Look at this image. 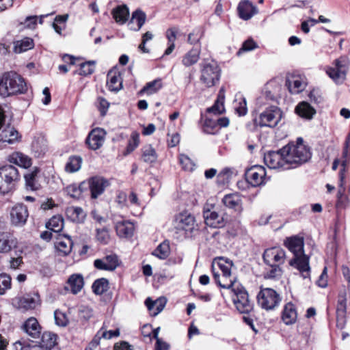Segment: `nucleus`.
I'll return each instance as SVG.
<instances>
[{
    "label": "nucleus",
    "instance_id": "79ce46f5",
    "mask_svg": "<svg viewBox=\"0 0 350 350\" xmlns=\"http://www.w3.org/2000/svg\"><path fill=\"white\" fill-rule=\"evenodd\" d=\"M46 227L55 233L60 232L64 227V219L60 215L52 217L46 223Z\"/></svg>",
    "mask_w": 350,
    "mask_h": 350
},
{
    "label": "nucleus",
    "instance_id": "bf43d9fd",
    "mask_svg": "<svg viewBox=\"0 0 350 350\" xmlns=\"http://www.w3.org/2000/svg\"><path fill=\"white\" fill-rule=\"evenodd\" d=\"M55 323L62 327H65L68 323V319L64 312L60 310H55L54 312Z\"/></svg>",
    "mask_w": 350,
    "mask_h": 350
},
{
    "label": "nucleus",
    "instance_id": "6e6d98bb",
    "mask_svg": "<svg viewBox=\"0 0 350 350\" xmlns=\"http://www.w3.org/2000/svg\"><path fill=\"white\" fill-rule=\"evenodd\" d=\"M96 239L102 244H107L110 241V235L108 229L106 228L96 229Z\"/></svg>",
    "mask_w": 350,
    "mask_h": 350
},
{
    "label": "nucleus",
    "instance_id": "473e14b6",
    "mask_svg": "<svg viewBox=\"0 0 350 350\" xmlns=\"http://www.w3.org/2000/svg\"><path fill=\"white\" fill-rule=\"evenodd\" d=\"M8 161L11 163L20 167L27 168L31 165V159L27 155L20 152H15L9 156Z\"/></svg>",
    "mask_w": 350,
    "mask_h": 350
},
{
    "label": "nucleus",
    "instance_id": "6e6552de",
    "mask_svg": "<svg viewBox=\"0 0 350 350\" xmlns=\"http://www.w3.org/2000/svg\"><path fill=\"white\" fill-rule=\"evenodd\" d=\"M219 77L220 70L215 61H207L202 64L200 79L206 87L213 86Z\"/></svg>",
    "mask_w": 350,
    "mask_h": 350
},
{
    "label": "nucleus",
    "instance_id": "e2e57ef3",
    "mask_svg": "<svg viewBox=\"0 0 350 350\" xmlns=\"http://www.w3.org/2000/svg\"><path fill=\"white\" fill-rule=\"evenodd\" d=\"M168 137L167 139V146L170 148H173L176 146L180 140V135L178 133H174L172 134L168 133Z\"/></svg>",
    "mask_w": 350,
    "mask_h": 350
},
{
    "label": "nucleus",
    "instance_id": "5701e85b",
    "mask_svg": "<svg viewBox=\"0 0 350 350\" xmlns=\"http://www.w3.org/2000/svg\"><path fill=\"white\" fill-rule=\"evenodd\" d=\"M40 304V297L37 294L25 295L18 300V307L25 310L36 308Z\"/></svg>",
    "mask_w": 350,
    "mask_h": 350
},
{
    "label": "nucleus",
    "instance_id": "4be33fe9",
    "mask_svg": "<svg viewBox=\"0 0 350 350\" xmlns=\"http://www.w3.org/2000/svg\"><path fill=\"white\" fill-rule=\"evenodd\" d=\"M84 286V280L81 274L75 273L71 275L67 282L66 290H70L74 295L80 292Z\"/></svg>",
    "mask_w": 350,
    "mask_h": 350
},
{
    "label": "nucleus",
    "instance_id": "0e129e2a",
    "mask_svg": "<svg viewBox=\"0 0 350 350\" xmlns=\"http://www.w3.org/2000/svg\"><path fill=\"white\" fill-rule=\"evenodd\" d=\"M98 109L101 113L102 116H105L107 111V109L109 107V102L103 98H98Z\"/></svg>",
    "mask_w": 350,
    "mask_h": 350
},
{
    "label": "nucleus",
    "instance_id": "a19ab883",
    "mask_svg": "<svg viewBox=\"0 0 350 350\" xmlns=\"http://www.w3.org/2000/svg\"><path fill=\"white\" fill-rule=\"evenodd\" d=\"M162 87L163 84L161 79H157L147 83L146 85L139 91V94L152 95L157 93Z\"/></svg>",
    "mask_w": 350,
    "mask_h": 350
},
{
    "label": "nucleus",
    "instance_id": "a211bd4d",
    "mask_svg": "<svg viewBox=\"0 0 350 350\" xmlns=\"http://www.w3.org/2000/svg\"><path fill=\"white\" fill-rule=\"evenodd\" d=\"M22 329L29 337V340L33 341L34 339H38L41 334V327L34 317H30L27 319L21 327Z\"/></svg>",
    "mask_w": 350,
    "mask_h": 350
},
{
    "label": "nucleus",
    "instance_id": "c9c22d12",
    "mask_svg": "<svg viewBox=\"0 0 350 350\" xmlns=\"http://www.w3.org/2000/svg\"><path fill=\"white\" fill-rule=\"evenodd\" d=\"M32 150L40 157L47 150V141L43 135L36 137L31 144Z\"/></svg>",
    "mask_w": 350,
    "mask_h": 350
},
{
    "label": "nucleus",
    "instance_id": "e433bc0d",
    "mask_svg": "<svg viewBox=\"0 0 350 350\" xmlns=\"http://www.w3.org/2000/svg\"><path fill=\"white\" fill-rule=\"evenodd\" d=\"M111 14L116 23L124 24L129 16V8L126 5H119L112 10Z\"/></svg>",
    "mask_w": 350,
    "mask_h": 350
},
{
    "label": "nucleus",
    "instance_id": "412c9836",
    "mask_svg": "<svg viewBox=\"0 0 350 350\" xmlns=\"http://www.w3.org/2000/svg\"><path fill=\"white\" fill-rule=\"evenodd\" d=\"M237 11L241 18L245 21L250 19L258 12V10L249 0H243L239 2Z\"/></svg>",
    "mask_w": 350,
    "mask_h": 350
},
{
    "label": "nucleus",
    "instance_id": "f03ea898",
    "mask_svg": "<svg viewBox=\"0 0 350 350\" xmlns=\"http://www.w3.org/2000/svg\"><path fill=\"white\" fill-rule=\"evenodd\" d=\"M284 245L294 254L290 265L299 271L304 279H310L309 257L304 254V238L299 236L286 238Z\"/></svg>",
    "mask_w": 350,
    "mask_h": 350
},
{
    "label": "nucleus",
    "instance_id": "c85d7f7f",
    "mask_svg": "<svg viewBox=\"0 0 350 350\" xmlns=\"http://www.w3.org/2000/svg\"><path fill=\"white\" fill-rule=\"evenodd\" d=\"M224 100H225V95H224V88H221V90L219 92L217 98L215 100L214 105L206 109V113L208 114H212L214 116H219L221 113H222L224 110Z\"/></svg>",
    "mask_w": 350,
    "mask_h": 350
},
{
    "label": "nucleus",
    "instance_id": "ea45409f",
    "mask_svg": "<svg viewBox=\"0 0 350 350\" xmlns=\"http://www.w3.org/2000/svg\"><path fill=\"white\" fill-rule=\"evenodd\" d=\"M56 345V335L51 332H44L42 335L39 347L42 350H51Z\"/></svg>",
    "mask_w": 350,
    "mask_h": 350
},
{
    "label": "nucleus",
    "instance_id": "49530a36",
    "mask_svg": "<svg viewBox=\"0 0 350 350\" xmlns=\"http://www.w3.org/2000/svg\"><path fill=\"white\" fill-rule=\"evenodd\" d=\"M170 252V243L167 241H164L157 246L152 254L160 259H165L168 257Z\"/></svg>",
    "mask_w": 350,
    "mask_h": 350
},
{
    "label": "nucleus",
    "instance_id": "0eeeda50",
    "mask_svg": "<svg viewBox=\"0 0 350 350\" xmlns=\"http://www.w3.org/2000/svg\"><path fill=\"white\" fill-rule=\"evenodd\" d=\"M281 300L279 293L271 288H262L257 295L258 304L266 310H273Z\"/></svg>",
    "mask_w": 350,
    "mask_h": 350
},
{
    "label": "nucleus",
    "instance_id": "603ef678",
    "mask_svg": "<svg viewBox=\"0 0 350 350\" xmlns=\"http://www.w3.org/2000/svg\"><path fill=\"white\" fill-rule=\"evenodd\" d=\"M95 69V62L88 61L80 64V68L78 73L80 75H89L94 72Z\"/></svg>",
    "mask_w": 350,
    "mask_h": 350
},
{
    "label": "nucleus",
    "instance_id": "b1692460",
    "mask_svg": "<svg viewBox=\"0 0 350 350\" xmlns=\"http://www.w3.org/2000/svg\"><path fill=\"white\" fill-rule=\"evenodd\" d=\"M16 244L17 240L9 232H0V253L9 252Z\"/></svg>",
    "mask_w": 350,
    "mask_h": 350
},
{
    "label": "nucleus",
    "instance_id": "aec40b11",
    "mask_svg": "<svg viewBox=\"0 0 350 350\" xmlns=\"http://www.w3.org/2000/svg\"><path fill=\"white\" fill-rule=\"evenodd\" d=\"M94 265L100 270L113 271L118 265V256L116 254H110L103 258L96 259Z\"/></svg>",
    "mask_w": 350,
    "mask_h": 350
},
{
    "label": "nucleus",
    "instance_id": "1a4fd4ad",
    "mask_svg": "<svg viewBox=\"0 0 350 350\" xmlns=\"http://www.w3.org/2000/svg\"><path fill=\"white\" fill-rule=\"evenodd\" d=\"M282 117V112L276 106H271L260 113L258 118V124L260 127L267 126L275 127Z\"/></svg>",
    "mask_w": 350,
    "mask_h": 350
},
{
    "label": "nucleus",
    "instance_id": "774afa93",
    "mask_svg": "<svg viewBox=\"0 0 350 350\" xmlns=\"http://www.w3.org/2000/svg\"><path fill=\"white\" fill-rule=\"evenodd\" d=\"M327 268L325 267L321 275L319 276L318 280L317 281V284L321 288H325L327 285Z\"/></svg>",
    "mask_w": 350,
    "mask_h": 350
},
{
    "label": "nucleus",
    "instance_id": "4468645a",
    "mask_svg": "<svg viewBox=\"0 0 350 350\" xmlns=\"http://www.w3.org/2000/svg\"><path fill=\"white\" fill-rule=\"evenodd\" d=\"M11 224L17 227L23 226L29 217L27 207L23 204H16L10 211Z\"/></svg>",
    "mask_w": 350,
    "mask_h": 350
},
{
    "label": "nucleus",
    "instance_id": "4d7b16f0",
    "mask_svg": "<svg viewBox=\"0 0 350 350\" xmlns=\"http://www.w3.org/2000/svg\"><path fill=\"white\" fill-rule=\"evenodd\" d=\"M346 298L343 295H339L336 307V315L340 317L341 318L344 317L345 316H346Z\"/></svg>",
    "mask_w": 350,
    "mask_h": 350
},
{
    "label": "nucleus",
    "instance_id": "393cba45",
    "mask_svg": "<svg viewBox=\"0 0 350 350\" xmlns=\"http://www.w3.org/2000/svg\"><path fill=\"white\" fill-rule=\"evenodd\" d=\"M286 85L291 94H299L305 89L306 83L300 76H291L286 79Z\"/></svg>",
    "mask_w": 350,
    "mask_h": 350
},
{
    "label": "nucleus",
    "instance_id": "72a5a7b5",
    "mask_svg": "<svg viewBox=\"0 0 350 350\" xmlns=\"http://www.w3.org/2000/svg\"><path fill=\"white\" fill-rule=\"evenodd\" d=\"M55 246L63 255H67L72 250V241L67 236L59 235L55 242Z\"/></svg>",
    "mask_w": 350,
    "mask_h": 350
},
{
    "label": "nucleus",
    "instance_id": "f704fd0d",
    "mask_svg": "<svg viewBox=\"0 0 350 350\" xmlns=\"http://www.w3.org/2000/svg\"><path fill=\"white\" fill-rule=\"evenodd\" d=\"M296 113L301 117L312 119L316 113V110L307 102L299 103L295 108Z\"/></svg>",
    "mask_w": 350,
    "mask_h": 350
},
{
    "label": "nucleus",
    "instance_id": "ddd939ff",
    "mask_svg": "<svg viewBox=\"0 0 350 350\" xmlns=\"http://www.w3.org/2000/svg\"><path fill=\"white\" fill-rule=\"evenodd\" d=\"M245 177L252 186H260L266 182V170L261 165L252 166L246 171Z\"/></svg>",
    "mask_w": 350,
    "mask_h": 350
},
{
    "label": "nucleus",
    "instance_id": "5fc2aeb1",
    "mask_svg": "<svg viewBox=\"0 0 350 350\" xmlns=\"http://www.w3.org/2000/svg\"><path fill=\"white\" fill-rule=\"evenodd\" d=\"M184 66L189 67L197 62V50L191 49L185 54L182 60Z\"/></svg>",
    "mask_w": 350,
    "mask_h": 350
},
{
    "label": "nucleus",
    "instance_id": "f257e3e1",
    "mask_svg": "<svg viewBox=\"0 0 350 350\" xmlns=\"http://www.w3.org/2000/svg\"><path fill=\"white\" fill-rule=\"evenodd\" d=\"M213 278L215 283L223 288L231 289L240 285L233 274L236 267L233 262L224 257H217L212 263Z\"/></svg>",
    "mask_w": 350,
    "mask_h": 350
},
{
    "label": "nucleus",
    "instance_id": "7ed1b4c3",
    "mask_svg": "<svg viewBox=\"0 0 350 350\" xmlns=\"http://www.w3.org/2000/svg\"><path fill=\"white\" fill-rule=\"evenodd\" d=\"M194 232V216L187 212H183L174 217L170 232L174 239L182 241L187 238H192L195 236Z\"/></svg>",
    "mask_w": 350,
    "mask_h": 350
},
{
    "label": "nucleus",
    "instance_id": "3c124183",
    "mask_svg": "<svg viewBox=\"0 0 350 350\" xmlns=\"http://www.w3.org/2000/svg\"><path fill=\"white\" fill-rule=\"evenodd\" d=\"M146 18V14L140 10H137L132 14L131 23L136 21L137 23V27L134 29L135 31H139L143 25L145 23Z\"/></svg>",
    "mask_w": 350,
    "mask_h": 350
},
{
    "label": "nucleus",
    "instance_id": "2eb2a0df",
    "mask_svg": "<svg viewBox=\"0 0 350 350\" xmlns=\"http://www.w3.org/2000/svg\"><path fill=\"white\" fill-rule=\"evenodd\" d=\"M285 252L281 248L271 247L267 249L262 258L267 265H282L285 260Z\"/></svg>",
    "mask_w": 350,
    "mask_h": 350
},
{
    "label": "nucleus",
    "instance_id": "c03bdc74",
    "mask_svg": "<svg viewBox=\"0 0 350 350\" xmlns=\"http://www.w3.org/2000/svg\"><path fill=\"white\" fill-rule=\"evenodd\" d=\"M92 288L96 295H103L109 289V282L104 278L97 279L94 282Z\"/></svg>",
    "mask_w": 350,
    "mask_h": 350
},
{
    "label": "nucleus",
    "instance_id": "c756f323",
    "mask_svg": "<svg viewBox=\"0 0 350 350\" xmlns=\"http://www.w3.org/2000/svg\"><path fill=\"white\" fill-rule=\"evenodd\" d=\"M66 214L68 219L75 223H83L86 217L83 209L78 206H69L66 209Z\"/></svg>",
    "mask_w": 350,
    "mask_h": 350
},
{
    "label": "nucleus",
    "instance_id": "a878e982",
    "mask_svg": "<svg viewBox=\"0 0 350 350\" xmlns=\"http://www.w3.org/2000/svg\"><path fill=\"white\" fill-rule=\"evenodd\" d=\"M202 119V131L205 133L214 135L218 132L215 117L206 112L201 115Z\"/></svg>",
    "mask_w": 350,
    "mask_h": 350
},
{
    "label": "nucleus",
    "instance_id": "69168bd1",
    "mask_svg": "<svg viewBox=\"0 0 350 350\" xmlns=\"http://www.w3.org/2000/svg\"><path fill=\"white\" fill-rule=\"evenodd\" d=\"M309 98L311 102L319 104L323 102V98L319 92L317 90H313L309 94Z\"/></svg>",
    "mask_w": 350,
    "mask_h": 350
},
{
    "label": "nucleus",
    "instance_id": "a18cd8bd",
    "mask_svg": "<svg viewBox=\"0 0 350 350\" xmlns=\"http://www.w3.org/2000/svg\"><path fill=\"white\" fill-rule=\"evenodd\" d=\"M120 335V331L118 329L115 330H103V328H101L100 330L98 332V334L96 336V338L92 340L91 345L93 346H97L98 345V340L100 338H103L105 339H111L113 337H117Z\"/></svg>",
    "mask_w": 350,
    "mask_h": 350
},
{
    "label": "nucleus",
    "instance_id": "de8ad7c7",
    "mask_svg": "<svg viewBox=\"0 0 350 350\" xmlns=\"http://www.w3.org/2000/svg\"><path fill=\"white\" fill-rule=\"evenodd\" d=\"M157 154L151 145H146L142 148V159L146 163H154L157 161Z\"/></svg>",
    "mask_w": 350,
    "mask_h": 350
},
{
    "label": "nucleus",
    "instance_id": "37998d69",
    "mask_svg": "<svg viewBox=\"0 0 350 350\" xmlns=\"http://www.w3.org/2000/svg\"><path fill=\"white\" fill-rule=\"evenodd\" d=\"M33 46V40L31 38H25L15 43L14 51L16 53H21L32 49Z\"/></svg>",
    "mask_w": 350,
    "mask_h": 350
},
{
    "label": "nucleus",
    "instance_id": "09e8293b",
    "mask_svg": "<svg viewBox=\"0 0 350 350\" xmlns=\"http://www.w3.org/2000/svg\"><path fill=\"white\" fill-rule=\"evenodd\" d=\"M82 159L78 156H72L68 159L65 166L66 172L73 173L77 172L81 167Z\"/></svg>",
    "mask_w": 350,
    "mask_h": 350
},
{
    "label": "nucleus",
    "instance_id": "8fccbe9b",
    "mask_svg": "<svg viewBox=\"0 0 350 350\" xmlns=\"http://www.w3.org/2000/svg\"><path fill=\"white\" fill-rule=\"evenodd\" d=\"M269 268L265 273V278L266 279H278L282 275V270L280 265H267Z\"/></svg>",
    "mask_w": 350,
    "mask_h": 350
},
{
    "label": "nucleus",
    "instance_id": "39448f33",
    "mask_svg": "<svg viewBox=\"0 0 350 350\" xmlns=\"http://www.w3.org/2000/svg\"><path fill=\"white\" fill-rule=\"evenodd\" d=\"M282 152H285L289 170L306 163L311 157L310 148L304 144H288L282 148Z\"/></svg>",
    "mask_w": 350,
    "mask_h": 350
},
{
    "label": "nucleus",
    "instance_id": "f8f14e48",
    "mask_svg": "<svg viewBox=\"0 0 350 350\" xmlns=\"http://www.w3.org/2000/svg\"><path fill=\"white\" fill-rule=\"evenodd\" d=\"M285 152L282 148L278 151H269L265 154L264 161L265 164L271 169L289 170Z\"/></svg>",
    "mask_w": 350,
    "mask_h": 350
},
{
    "label": "nucleus",
    "instance_id": "052dcab7",
    "mask_svg": "<svg viewBox=\"0 0 350 350\" xmlns=\"http://www.w3.org/2000/svg\"><path fill=\"white\" fill-rule=\"evenodd\" d=\"M65 192L73 198H79L81 194V189L77 184H72L66 187Z\"/></svg>",
    "mask_w": 350,
    "mask_h": 350
},
{
    "label": "nucleus",
    "instance_id": "13d9d810",
    "mask_svg": "<svg viewBox=\"0 0 350 350\" xmlns=\"http://www.w3.org/2000/svg\"><path fill=\"white\" fill-rule=\"evenodd\" d=\"M11 287V278L10 275L3 273L0 274V294L3 295L7 289Z\"/></svg>",
    "mask_w": 350,
    "mask_h": 350
},
{
    "label": "nucleus",
    "instance_id": "9b49d317",
    "mask_svg": "<svg viewBox=\"0 0 350 350\" xmlns=\"http://www.w3.org/2000/svg\"><path fill=\"white\" fill-rule=\"evenodd\" d=\"M348 64L347 57H340L334 61V67L329 68L326 72L335 83H342L346 78Z\"/></svg>",
    "mask_w": 350,
    "mask_h": 350
},
{
    "label": "nucleus",
    "instance_id": "9d476101",
    "mask_svg": "<svg viewBox=\"0 0 350 350\" xmlns=\"http://www.w3.org/2000/svg\"><path fill=\"white\" fill-rule=\"evenodd\" d=\"M233 302L240 313H249L253 309V304L249 298L247 292L241 284L233 288Z\"/></svg>",
    "mask_w": 350,
    "mask_h": 350
},
{
    "label": "nucleus",
    "instance_id": "20e7f679",
    "mask_svg": "<svg viewBox=\"0 0 350 350\" xmlns=\"http://www.w3.org/2000/svg\"><path fill=\"white\" fill-rule=\"evenodd\" d=\"M27 90L23 78L14 72H6L0 77V96L6 98Z\"/></svg>",
    "mask_w": 350,
    "mask_h": 350
},
{
    "label": "nucleus",
    "instance_id": "58836bf2",
    "mask_svg": "<svg viewBox=\"0 0 350 350\" xmlns=\"http://www.w3.org/2000/svg\"><path fill=\"white\" fill-rule=\"evenodd\" d=\"M38 169L36 168L33 171L25 175V180L27 189L32 191H36L40 188L41 186L38 182Z\"/></svg>",
    "mask_w": 350,
    "mask_h": 350
},
{
    "label": "nucleus",
    "instance_id": "f3484780",
    "mask_svg": "<svg viewBox=\"0 0 350 350\" xmlns=\"http://www.w3.org/2000/svg\"><path fill=\"white\" fill-rule=\"evenodd\" d=\"M203 217L205 224L210 227L217 228L225 226L226 221L224 217L216 211H211L208 205L204 208Z\"/></svg>",
    "mask_w": 350,
    "mask_h": 350
},
{
    "label": "nucleus",
    "instance_id": "dca6fc26",
    "mask_svg": "<svg viewBox=\"0 0 350 350\" xmlns=\"http://www.w3.org/2000/svg\"><path fill=\"white\" fill-rule=\"evenodd\" d=\"M105 135L106 132L104 129H94L89 133L85 142L90 149L98 150L104 144Z\"/></svg>",
    "mask_w": 350,
    "mask_h": 350
},
{
    "label": "nucleus",
    "instance_id": "864d4df0",
    "mask_svg": "<svg viewBox=\"0 0 350 350\" xmlns=\"http://www.w3.org/2000/svg\"><path fill=\"white\" fill-rule=\"evenodd\" d=\"M179 162L185 171L193 172L195 170L196 164L185 154H180Z\"/></svg>",
    "mask_w": 350,
    "mask_h": 350
},
{
    "label": "nucleus",
    "instance_id": "bb28decb",
    "mask_svg": "<svg viewBox=\"0 0 350 350\" xmlns=\"http://www.w3.org/2000/svg\"><path fill=\"white\" fill-rule=\"evenodd\" d=\"M282 319L286 325H292L296 322L297 312L295 306L291 302H288L284 306Z\"/></svg>",
    "mask_w": 350,
    "mask_h": 350
},
{
    "label": "nucleus",
    "instance_id": "6ab92c4d",
    "mask_svg": "<svg viewBox=\"0 0 350 350\" xmlns=\"http://www.w3.org/2000/svg\"><path fill=\"white\" fill-rule=\"evenodd\" d=\"M88 184L92 198H97L109 185L108 181L100 176H94L89 179Z\"/></svg>",
    "mask_w": 350,
    "mask_h": 350
},
{
    "label": "nucleus",
    "instance_id": "338daca9",
    "mask_svg": "<svg viewBox=\"0 0 350 350\" xmlns=\"http://www.w3.org/2000/svg\"><path fill=\"white\" fill-rule=\"evenodd\" d=\"M166 304V299L163 297L159 298L156 300L155 310L153 312L154 315H157L160 313L164 308Z\"/></svg>",
    "mask_w": 350,
    "mask_h": 350
},
{
    "label": "nucleus",
    "instance_id": "7c9ffc66",
    "mask_svg": "<svg viewBox=\"0 0 350 350\" xmlns=\"http://www.w3.org/2000/svg\"><path fill=\"white\" fill-rule=\"evenodd\" d=\"M342 166H345V161L342 162ZM340 183L339 188L337 193V205L339 206L345 207L349 204V200L346 196H345V189L344 187V179H345V167L340 171Z\"/></svg>",
    "mask_w": 350,
    "mask_h": 350
},
{
    "label": "nucleus",
    "instance_id": "cd10ccee",
    "mask_svg": "<svg viewBox=\"0 0 350 350\" xmlns=\"http://www.w3.org/2000/svg\"><path fill=\"white\" fill-rule=\"evenodd\" d=\"M117 235L122 238L131 237L133 234L134 226L129 221H120L116 224Z\"/></svg>",
    "mask_w": 350,
    "mask_h": 350
},
{
    "label": "nucleus",
    "instance_id": "423d86ee",
    "mask_svg": "<svg viewBox=\"0 0 350 350\" xmlns=\"http://www.w3.org/2000/svg\"><path fill=\"white\" fill-rule=\"evenodd\" d=\"M18 179L19 173L14 166L7 165L0 167V193L6 194L11 191Z\"/></svg>",
    "mask_w": 350,
    "mask_h": 350
},
{
    "label": "nucleus",
    "instance_id": "680f3d73",
    "mask_svg": "<svg viewBox=\"0 0 350 350\" xmlns=\"http://www.w3.org/2000/svg\"><path fill=\"white\" fill-rule=\"evenodd\" d=\"M257 47L258 44L252 39H248L243 43L242 46L239 50L237 54L239 55L243 52L250 51Z\"/></svg>",
    "mask_w": 350,
    "mask_h": 350
},
{
    "label": "nucleus",
    "instance_id": "2f4dec72",
    "mask_svg": "<svg viewBox=\"0 0 350 350\" xmlns=\"http://www.w3.org/2000/svg\"><path fill=\"white\" fill-rule=\"evenodd\" d=\"M107 85L110 91L118 92L122 87L120 74L116 71H109L107 74Z\"/></svg>",
    "mask_w": 350,
    "mask_h": 350
},
{
    "label": "nucleus",
    "instance_id": "4c0bfd02",
    "mask_svg": "<svg viewBox=\"0 0 350 350\" xmlns=\"http://www.w3.org/2000/svg\"><path fill=\"white\" fill-rule=\"evenodd\" d=\"M222 202L226 207L237 210L241 205V198L237 193H229L224 196Z\"/></svg>",
    "mask_w": 350,
    "mask_h": 350
}]
</instances>
